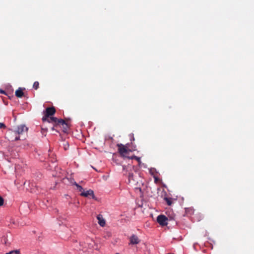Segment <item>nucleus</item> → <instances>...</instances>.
I'll use <instances>...</instances> for the list:
<instances>
[{
  "label": "nucleus",
  "mask_w": 254,
  "mask_h": 254,
  "mask_svg": "<svg viewBox=\"0 0 254 254\" xmlns=\"http://www.w3.org/2000/svg\"><path fill=\"white\" fill-rule=\"evenodd\" d=\"M6 137L8 140L13 141L19 139V136L16 134L13 129H9L6 134Z\"/></svg>",
  "instance_id": "f257e3e1"
},
{
  "label": "nucleus",
  "mask_w": 254,
  "mask_h": 254,
  "mask_svg": "<svg viewBox=\"0 0 254 254\" xmlns=\"http://www.w3.org/2000/svg\"><path fill=\"white\" fill-rule=\"evenodd\" d=\"M56 113L55 108L54 107L47 108L45 110V116L43 117V122H46L47 118L50 117L51 116L54 115Z\"/></svg>",
  "instance_id": "f03ea898"
},
{
  "label": "nucleus",
  "mask_w": 254,
  "mask_h": 254,
  "mask_svg": "<svg viewBox=\"0 0 254 254\" xmlns=\"http://www.w3.org/2000/svg\"><path fill=\"white\" fill-rule=\"evenodd\" d=\"M13 130L15 132L16 134L19 136L20 134H23L24 132H27L28 128L25 125H21Z\"/></svg>",
  "instance_id": "7ed1b4c3"
},
{
  "label": "nucleus",
  "mask_w": 254,
  "mask_h": 254,
  "mask_svg": "<svg viewBox=\"0 0 254 254\" xmlns=\"http://www.w3.org/2000/svg\"><path fill=\"white\" fill-rule=\"evenodd\" d=\"M158 223L161 226H164L168 224V218L164 215H160L157 218Z\"/></svg>",
  "instance_id": "20e7f679"
},
{
  "label": "nucleus",
  "mask_w": 254,
  "mask_h": 254,
  "mask_svg": "<svg viewBox=\"0 0 254 254\" xmlns=\"http://www.w3.org/2000/svg\"><path fill=\"white\" fill-rule=\"evenodd\" d=\"M118 146H119L118 150L120 154L124 157H127L128 150L122 144H118Z\"/></svg>",
  "instance_id": "39448f33"
},
{
  "label": "nucleus",
  "mask_w": 254,
  "mask_h": 254,
  "mask_svg": "<svg viewBox=\"0 0 254 254\" xmlns=\"http://www.w3.org/2000/svg\"><path fill=\"white\" fill-rule=\"evenodd\" d=\"M80 195L84 197H89L91 196L92 198H94V191L91 190H89L87 191L84 190L80 193Z\"/></svg>",
  "instance_id": "423d86ee"
},
{
  "label": "nucleus",
  "mask_w": 254,
  "mask_h": 254,
  "mask_svg": "<svg viewBox=\"0 0 254 254\" xmlns=\"http://www.w3.org/2000/svg\"><path fill=\"white\" fill-rule=\"evenodd\" d=\"M96 218L98 220V223L101 227H104L106 225V220L103 218V216L101 214H99L96 216Z\"/></svg>",
  "instance_id": "0eeeda50"
},
{
  "label": "nucleus",
  "mask_w": 254,
  "mask_h": 254,
  "mask_svg": "<svg viewBox=\"0 0 254 254\" xmlns=\"http://www.w3.org/2000/svg\"><path fill=\"white\" fill-rule=\"evenodd\" d=\"M130 244L135 245L138 244L140 243V241L137 237V236L135 235H132L130 237Z\"/></svg>",
  "instance_id": "6e6552de"
},
{
  "label": "nucleus",
  "mask_w": 254,
  "mask_h": 254,
  "mask_svg": "<svg viewBox=\"0 0 254 254\" xmlns=\"http://www.w3.org/2000/svg\"><path fill=\"white\" fill-rule=\"evenodd\" d=\"M69 120L66 119V120H64L63 119H58V121H56V123L55 125L56 127H57L58 126H64V125H65V123L67 122V121H68Z\"/></svg>",
  "instance_id": "1a4fd4ad"
},
{
  "label": "nucleus",
  "mask_w": 254,
  "mask_h": 254,
  "mask_svg": "<svg viewBox=\"0 0 254 254\" xmlns=\"http://www.w3.org/2000/svg\"><path fill=\"white\" fill-rule=\"evenodd\" d=\"M15 94L16 97L21 98L24 95L23 89L21 88H19L16 90Z\"/></svg>",
  "instance_id": "9d476101"
},
{
  "label": "nucleus",
  "mask_w": 254,
  "mask_h": 254,
  "mask_svg": "<svg viewBox=\"0 0 254 254\" xmlns=\"http://www.w3.org/2000/svg\"><path fill=\"white\" fill-rule=\"evenodd\" d=\"M1 241L2 243L4 244L6 246L9 245L10 244L8 241L7 235L2 237Z\"/></svg>",
  "instance_id": "9b49d317"
},
{
  "label": "nucleus",
  "mask_w": 254,
  "mask_h": 254,
  "mask_svg": "<svg viewBox=\"0 0 254 254\" xmlns=\"http://www.w3.org/2000/svg\"><path fill=\"white\" fill-rule=\"evenodd\" d=\"M135 183V181L133 179V174L129 173L128 175V183L133 184Z\"/></svg>",
  "instance_id": "f8f14e48"
},
{
  "label": "nucleus",
  "mask_w": 254,
  "mask_h": 254,
  "mask_svg": "<svg viewBox=\"0 0 254 254\" xmlns=\"http://www.w3.org/2000/svg\"><path fill=\"white\" fill-rule=\"evenodd\" d=\"M57 121H58V118L56 117H50L49 119L47 118V120L46 121V122L48 123L53 122L56 124Z\"/></svg>",
  "instance_id": "ddd939ff"
},
{
  "label": "nucleus",
  "mask_w": 254,
  "mask_h": 254,
  "mask_svg": "<svg viewBox=\"0 0 254 254\" xmlns=\"http://www.w3.org/2000/svg\"><path fill=\"white\" fill-rule=\"evenodd\" d=\"M68 122V121H67V122L65 123V125H64V126H63V131L64 132H66L69 128V125Z\"/></svg>",
  "instance_id": "4468645a"
},
{
  "label": "nucleus",
  "mask_w": 254,
  "mask_h": 254,
  "mask_svg": "<svg viewBox=\"0 0 254 254\" xmlns=\"http://www.w3.org/2000/svg\"><path fill=\"white\" fill-rule=\"evenodd\" d=\"M90 240L89 239H88L86 240L87 244L88 245V247L89 249H92L93 248L94 245H95V242L94 241H92V243H89Z\"/></svg>",
  "instance_id": "2eb2a0df"
},
{
  "label": "nucleus",
  "mask_w": 254,
  "mask_h": 254,
  "mask_svg": "<svg viewBox=\"0 0 254 254\" xmlns=\"http://www.w3.org/2000/svg\"><path fill=\"white\" fill-rule=\"evenodd\" d=\"M74 185H75L76 186L77 189L80 192H81L82 191H84V190L82 188V187L79 185L78 184H77L76 182H74Z\"/></svg>",
  "instance_id": "dca6fc26"
},
{
  "label": "nucleus",
  "mask_w": 254,
  "mask_h": 254,
  "mask_svg": "<svg viewBox=\"0 0 254 254\" xmlns=\"http://www.w3.org/2000/svg\"><path fill=\"white\" fill-rule=\"evenodd\" d=\"M39 83L38 81H35L33 85V87L35 90H37L39 88Z\"/></svg>",
  "instance_id": "f3484780"
},
{
  "label": "nucleus",
  "mask_w": 254,
  "mask_h": 254,
  "mask_svg": "<svg viewBox=\"0 0 254 254\" xmlns=\"http://www.w3.org/2000/svg\"><path fill=\"white\" fill-rule=\"evenodd\" d=\"M5 254H20V252L19 250H14L11 251L8 253H7Z\"/></svg>",
  "instance_id": "a211bd4d"
},
{
  "label": "nucleus",
  "mask_w": 254,
  "mask_h": 254,
  "mask_svg": "<svg viewBox=\"0 0 254 254\" xmlns=\"http://www.w3.org/2000/svg\"><path fill=\"white\" fill-rule=\"evenodd\" d=\"M131 159H135V160H136L138 163L140 164L141 163V161H140V158L139 157H138L136 156H133L132 157H130Z\"/></svg>",
  "instance_id": "6ab92c4d"
},
{
  "label": "nucleus",
  "mask_w": 254,
  "mask_h": 254,
  "mask_svg": "<svg viewBox=\"0 0 254 254\" xmlns=\"http://www.w3.org/2000/svg\"><path fill=\"white\" fill-rule=\"evenodd\" d=\"M3 203H4V199L1 196H0V207L2 206Z\"/></svg>",
  "instance_id": "aec40b11"
},
{
  "label": "nucleus",
  "mask_w": 254,
  "mask_h": 254,
  "mask_svg": "<svg viewBox=\"0 0 254 254\" xmlns=\"http://www.w3.org/2000/svg\"><path fill=\"white\" fill-rule=\"evenodd\" d=\"M5 127H6V126H5V125L4 124L0 123V128H5Z\"/></svg>",
  "instance_id": "412c9836"
},
{
  "label": "nucleus",
  "mask_w": 254,
  "mask_h": 254,
  "mask_svg": "<svg viewBox=\"0 0 254 254\" xmlns=\"http://www.w3.org/2000/svg\"><path fill=\"white\" fill-rule=\"evenodd\" d=\"M0 93L1 94H5V92L4 91L2 90V89H0Z\"/></svg>",
  "instance_id": "4be33fe9"
},
{
  "label": "nucleus",
  "mask_w": 254,
  "mask_h": 254,
  "mask_svg": "<svg viewBox=\"0 0 254 254\" xmlns=\"http://www.w3.org/2000/svg\"><path fill=\"white\" fill-rule=\"evenodd\" d=\"M42 130L43 131H45V132L47 131V128H44L43 127H42Z\"/></svg>",
  "instance_id": "5701e85b"
},
{
  "label": "nucleus",
  "mask_w": 254,
  "mask_h": 254,
  "mask_svg": "<svg viewBox=\"0 0 254 254\" xmlns=\"http://www.w3.org/2000/svg\"><path fill=\"white\" fill-rule=\"evenodd\" d=\"M167 203H168V205H171V201H170L168 200V201H167Z\"/></svg>",
  "instance_id": "b1692460"
},
{
  "label": "nucleus",
  "mask_w": 254,
  "mask_h": 254,
  "mask_svg": "<svg viewBox=\"0 0 254 254\" xmlns=\"http://www.w3.org/2000/svg\"><path fill=\"white\" fill-rule=\"evenodd\" d=\"M66 148H67V146H65V147H64V149H65V150H66Z\"/></svg>",
  "instance_id": "393cba45"
},
{
  "label": "nucleus",
  "mask_w": 254,
  "mask_h": 254,
  "mask_svg": "<svg viewBox=\"0 0 254 254\" xmlns=\"http://www.w3.org/2000/svg\"><path fill=\"white\" fill-rule=\"evenodd\" d=\"M66 148H67V146H65V147H64V149H65V150H66Z\"/></svg>",
  "instance_id": "a878e982"
},
{
  "label": "nucleus",
  "mask_w": 254,
  "mask_h": 254,
  "mask_svg": "<svg viewBox=\"0 0 254 254\" xmlns=\"http://www.w3.org/2000/svg\"><path fill=\"white\" fill-rule=\"evenodd\" d=\"M119 254V253H116V254Z\"/></svg>",
  "instance_id": "bb28decb"
}]
</instances>
